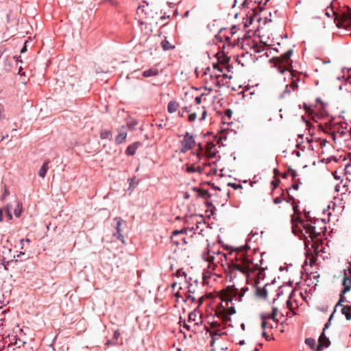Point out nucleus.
Segmentation results:
<instances>
[{"label": "nucleus", "instance_id": "4c0bfd02", "mask_svg": "<svg viewBox=\"0 0 351 351\" xmlns=\"http://www.w3.org/2000/svg\"><path fill=\"white\" fill-rule=\"evenodd\" d=\"M256 1H254L252 2V0H245L242 5L243 7L250 8L252 6V9H254V5L256 4Z\"/></svg>", "mask_w": 351, "mask_h": 351}, {"label": "nucleus", "instance_id": "473e14b6", "mask_svg": "<svg viewBox=\"0 0 351 351\" xmlns=\"http://www.w3.org/2000/svg\"><path fill=\"white\" fill-rule=\"evenodd\" d=\"M127 137V133L125 132H120L116 137V142L118 144L123 143Z\"/></svg>", "mask_w": 351, "mask_h": 351}, {"label": "nucleus", "instance_id": "9d476101", "mask_svg": "<svg viewBox=\"0 0 351 351\" xmlns=\"http://www.w3.org/2000/svg\"><path fill=\"white\" fill-rule=\"evenodd\" d=\"M311 240V248L308 247L310 241H305V245L306 247L307 248L306 250H309V252H311V250L313 254L317 256H319V253L322 252V241L319 239H316L315 241L314 239Z\"/></svg>", "mask_w": 351, "mask_h": 351}, {"label": "nucleus", "instance_id": "bb28decb", "mask_svg": "<svg viewBox=\"0 0 351 351\" xmlns=\"http://www.w3.org/2000/svg\"><path fill=\"white\" fill-rule=\"evenodd\" d=\"M198 313L196 311H193L189 313L188 322H195V324H198Z\"/></svg>", "mask_w": 351, "mask_h": 351}, {"label": "nucleus", "instance_id": "4468645a", "mask_svg": "<svg viewBox=\"0 0 351 351\" xmlns=\"http://www.w3.org/2000/svg\"><path fill=\"white\" fill-rule=\"evenodd\" d=\"M285 94V89L281 88L280 90H276L274 99V104L276 107H279V106L283 104Z\"/></svg>", "mask_w": 351, "mask_h": 351}, {"label": "nucleus", "instance_id": "f03ea898", "mask_svg": "<svg viewBox=\"0 0 351 351\" xmlns=\"http://www.w3.org/2000/svg\"><path fill=\"white\" fill-rule=\"evenodd\" d=\"M252 263L243 254H241L236 263L229 264V269L231 276L234 275V272L239 271L243 274H247L252 269Z\"/></svg>", "mask_w": 351, "mask_h": 351}, {"label": "nucleus", "instance_id": "412c9836", "mask_svg": "<svg viewBox=\"0 0 351 351\" xmlns=\"http://www.w3.org/2000/svg\"><path fill=\"white\" fill-rule=\"evenodd\" d=\"M149 5L147 3H146V5H141L137 8V14H144L146 16V18L149 19Z\"/></svg>", "mask_w": 351, "mask_h": 351}, {"label": "nucleus", "instance_id": "79ce46f5", "mask_svg": "<svg viewBox=\"0 0 351 351\" xmlns=\"http://www.w3.org/2000/svg\"><path fill=\"white\" fill-rule=\"evenodd\" d=\"M186 171H187V172H189V173L197 172L196 167L195 165H189L186 167Z\"/></svg>", "mask_w": 351, "mask_h": 351}, {"label": "nucleus", "instance_id": "72a5a7b5", "mask_svg": "<svg viewBox=\"0 0 351 351\" xmlns=\"http://www.w3.org/2000/svg\"><path fill=\"white\" fill-rule=\"evenodd\" d=\"M209 75V77L210 78L211 80H213V84H215L216 86H219V80H217V77H215L214 79H213V76L212 75H210V73H208V71H205L204 72V76H205V79H204V81L206 84H208V80H207V76Z\"/></svg>", "mask_w": 351, "mask_h": 351}, {"label": "nucleus", "instance_id": "b1692460", "mask_svg": "<svg viewBox=\"0 0 351 351\" xmlns=\"http://www.w3.org/2000/svg\"><path fill=\"white\" fill-rule=\"evenodd\" d=\"M3 213H5V214L6 215L8 220H12V214L10 213V205H7L3 208H1L0 210V219L1 220L2 219V216H3Z\"/></svg>", "mask_w": 351, "mask_h": 351}, {"label": "nucleus", "instance_id": "8fccbe9b", "mask_svg": "<svg viewBox=\"0 0 351 351\" xmlns=\"http://www.w3.org/2000/svg\"><path fill=\"white\" fill-rule=\"evenodd\" d=\"M228 185L231 186L234 189H242V186L239 184L229 183Z\"/></svg>", "mask_w": 351, "mask_h": 351}, {"label": "nucleus", "instance_id": "393cba45", "mask_svg": "<svg viewBox=\"0 0 351 351\" xmlns=\"http://www.w3.org/2000/svg\"><path fill=\"white\" fill-rule=\"evenodd\" d=\"M195 289H191L189 287L188 294L186 295L185 302L190 301L192 303L194 302L197 299L196 296L195 295Z\"/></svg>", "mask_w": 351, "mask_h": 351}, {"label": "nucleus", "instance_id": "39448f33", "mask_svg": "<svg viewBox=\"0 0 351 351\" xmlns=\"http://www.w3.org/2000/svg\"><path fill=\"white\" fill-rule=\"evenodd\" d=\"M319 223L324 224V221L316 219L313 222L308 223L306 221V233L308 234V237L311 239H315L317 237L324 233L326 230V227H318Z\"/></svg>", "mask_w": 351, "mask_h": 351}, {"label": "nucleus", "instance_id": "ddd939ff", "mask_svg": "<svg viewBox=\"0 0 351 351\" xmlns=\"http://www.w3.org/2000/svg\"><path fill=\"white\" fill-rule=\"evenodd\" d=\"M330 322H328L324 326L323 332H322L321 335L319 338V343L317 346V348H328L330 344V341L329 339L325 335V330L328 327Z\"/></svg>", "mask_w": 351, "mask_h": 351}, {"label": "nucleus", "instance_id": "6ab92c4d", "mask_svg": "<svg viewBox=\"0 0 351 351\" xmlns=\"http://www.w3.org/2000/svg\"><path fill=\"white\" fill-rule=\"evenodd\" d=\"M140 145H141V143L139 142H135V143L130 145L125 151V154L128 156L134 155L136 149L140 146Z\"/></svg>", "mask_w": 351, "mask_h": 351}, {"label": "nucleus", "instance_id": "13d9d810", "mask_svg": "<svg viewBox=\"0 0 351 351\" xmlns=\"http://www.w3.org/2000/svg\"><path fill=\"white\" fill-rule=\"evenodd\" d=\"M195 101L196 104L199 105L202 102V97H196Z\"/></svg>", "mask_w": 351, "mask_h": 351}, {"label": "nucleus", "instance_id": "4be33fe9", "mask_svg": "<svg viewBox=\"0 0 351 351\" xmlns=\"http://www.w3.org/2000/svg\"><path fill=\"white\" fill-rule=\"evenodd\" d=\"M49 160H46L38 171V176L42 178H44L45 177V175L49 169Z\"/></svg>", "mask_w": 351, "mask_h": 351}, {"label": "nucleus", "instance_id": "a878e982", "mask_svg": "<svg viewBox=\"0 0 351 351\" xmlns=\"http://www.w3.org/2000/svg\"><path fill=\"white\" fill-rule=\"evenodd\" d=\"M178 104L175 101H171L167 106V110L169 113H173L177 111L178 108Z\"/></svg>", "mask_w": 351, "mask_h": 351}, {"label": "nucleus", "instance_id": "ea45409f", "mask_svg": "<svg viewBox=\"0 0 351 351\" xmlns=\"http://www.w3.org/2000/svg\"><path fill=\"white\" fill-rule=\"evenodd\" d=\"M10 194L9 190L6 186L4 187V192L1 196V199L3 201Z\"/></svg>", "mask_w": 351, "mask_h": 351}, {"label": "nucleus", "instance_id": "c756f323", "mask_svg": "<svg viewBox=\"0 0 351 351\" xmlns=\"http://www.w3.org/2000/svg\"><path fill=\"white\" fill-rule=\"evenodd\" d=\"M16 208L14 210V214L16 217H19L21 216L22 210H23V206L22 203L20 202L19 200H16Z\"/></svg>", "mask_w": 351, "mask_h": 351}, {"label": "nucleus", "instance_id": "aec40b11", "mask_svg": "<svg viewBox=\"0 0 351 351\" xmlns=\"http://www.w3.org/2000/svg\"><path fill=\"white\" fill-rule=\"evenodd\" d=\"M206 153L209 158H214L216 155L215 145L208 143L206 147Z\"/></svg>", "mask_w": 351, "mask_h": 351}, {"label": "nucleus", "instance_id": "864d4df0", "mask_svg": "<svg viewBox=\"0 0 351 351\" xmlns=\"http://www.w3.org/2000/svg\"><path fill=\"white\" fill-rule=\"evenodd\" d=\"M176 275H177L178 276H181L184 275L185 277H186V274H185V272H184V271H183L182 269H178V270L177 271V272H176Z\"/></svg>", "mask_w": 351, "mask_h": 351}, {"label": "nucleus", "instance_id": "052dcab7", "mask_svg": "<svg viewBox=\"0 0 351 351\" xmlns=\"http://www.w3.org/2000/svg\"><path fill=\"white\" fill-rule=\"evenodd\" d=\"M261 326L263 329L266 328V327H267V322L265 320H263L262 322Z\"/></svg>", "mask_w": 351, "mask_h": 351}, {"label": "nucleus", "instance_id": "c85d7f7f", "mask_svg": "<svg viewBox=\"0 0 351 351\" xmlns=\"http://www.w3.org/2000/svg\"><path fill=\"white\" fill-rule=\"evenodd\" d=\"M344 295L342 294V293H340L339 295V300L338 301V302L337 303V304L335 305V309L332 312V313L331 314V315L330 316V318H329V322H330V320L332 319L333 317V315H334V313L336 312V310H337V308L339 306H342V303L344 302Z\"/></svg>", "mask_w": 351, "mask_h": 351}, {"label": "nucleus", "instance_id": "603ef678", "mask_svg": "<svg viewBox=\"0 0 351 351\" xmlns=\"http://www.w3.org/2000/svg\"><path fill=\"white\" fill-rule=\"evenodd\" d=\"M197 301H198V306L197 307H199V306H201L204 302V295H199L198 296V298H197Z\"/></svg>", "mask_w": 351, "mask_h": 351}, {"label": "nucleus", "instance_id": "a18cd8bd", "mask_svg": "<svg viewBox=\"0 0 351 351\" xmlns=\"http://www.w3.org/2000/svg\"><path fill=\"white\" fill-rule=\"evenodd\" d=\"M196 118H197L196 113L195 112H193V113H191L189 115L188 120L190 122H193V121H195Z\"/></svg>", "mask_w": 351, "mask_h": 351}, {"label": "nucleus", "instance_id": "a211bd4d", "mask_svg": "<svg viewBox=\"0 0 351 351\" xmlns=\"http://www.w3.org/2000/svg\"><path fill=\"white\" fill-rule=\"evenodd\" d=\"M115 220L117 221V232L114 233L113 235L114 237H117L119 240L123 241V236L121 234V225L122 223V219L121 217H116Z\"/></svg>", "mask_w": 351, "mask_h": 351}, {"label": "nucleus", "instance_id": "9b49d317", "mask_svg": "<svg viewBox=\"0 0 351 351\" xmlns=\"http://www.w3.org/2000/svg\"><path fill=\"white\" fill-rule=\"evenodd\" d=\"M335 21L338 27L347 28L351 24V12H343L341 16H337Z\"/></svg>", "mask_w": 351, "mask_h": 351}, {"label": "nucleus", "instance_id": "7ed1b4c3", "mask_svg": "<svg viewBox=\"0 0 351 351\" xmlns=\"http://www.w3.org/2000/svg\"><path fill=\"white\" fill-rule=\"evenodd\" d=\"M316 101L319 103V104H316L313 106H308L306 104L303 105L305 111L309 116H311L312 119L315 121H317V119H319V117H324L325 115L324 104L319 99H317Z\"/></svg>", "mask_w": 351, "mask_h": 351}, {"label": "nucleus", "instance_id": "c03bdc74", "mask_svg": "<svg viewBox=\"0 0 351 351\" xmlns=\"http://www.w3.org/2000/svg\"><path fill=\"white\" fill-rule=\"evenodd\" d=\"M300 184H301V182L298 180H295L294 182L292 184L291 189H293L294 190H298L299 188Z\"/></svg>", "mask_w": 351, "mask_h": 351}, {"label": "nucleus", "instance_id": "2eb2a0df", "mask_svg": "<svg viewBox=\"0 0 351 351\" xmlns=\"http://www.w3.org/2000/svg\"><path fill=\"white\" fill-rule=\"evenodd\" d=\"M220 324L217 322H211L210 323V328L207 329V331L210 332V335L212 336L213 341H215L214 336L220 335L218 332L219 331Z\"/></svg>", "mask_w": 351, "mask_h": 351}, {"label": "nucleus", "instance_id": "20e7f679", "mask_svg": "<svg viewBox=\"0 0 351 351\" xmlns=\"http://www.w3.org/2000/svg\"><path fill=\"white\" fill-rule=\"evenodd\" d=\"M291 230L292 232L300 238L304 236L305 238H307L308 234L306 233V228L307 226L306 222H304L298 219V215L296 216L295 220L294 219L293 214L291 215Z\"/></svg>", "mask_w": 351, "mask_h": 351}, {"label": "nucleus", "instance_id": "e433bc0d", "mask_svg": "<svg viewBox=\"0 0 351 351\" xmlns=\"http://www.w3.org/2000/svg\"><path fill=\"white\" fill-rule=\"evenodd\" d=\"M112 136V132L110 130H102L100 132V138L101 139L109 138Z\"/></svg>", "mask_w": 351, "mask_h": 351}, {"label": "nucleus", "instance_id": "2f4dec72", "mask_svg": "<svg viewBox=\"0 0 351 351\" xmlns=\"http://www.w3.org/2000/svg\"><path fill=\"white\" fill-rule=\"evenodd\" d=\"M161 46L165 51L173 49L175 47L174 45H171L167 39H165L161 42Z\"/></svg>", "mask_w": 351, "mask_h": 351}, {"label": "nucleus", "instance_id": "680f3d73", "mask_svg": "<svg viewBox=\"0 0 351 351\" xmlns=\"http://www.w3.org/2000/svg\"><path fill=\"white\" fill-rule=\"evenodd\" d=\"M214 68L217 69L219 71H222V68H220V66L218 64H214Z\"/></svg>", "mask_w": 351, "mask_h": 351}, {"label": "nucleus", "instance_id": "6e6552de", "mask_svg": "<svg viewBox=\"0 0 351 351\" xmlns=\"http://www.w3.org/2000/svg\"><path fill=\"white\" fill-rule=\"evenodd\" d=\"M195 145L194 136L191 134L186 132L183 135V139L180 141V152L186 153L193 149Z\"/></svg>", "mask_w": 351, "mask_h": 351}, {"label": "nucleus", "instance_id": "f704fd0d", "mask_svg": "<svg viewBox=\"0 0 351 351\" xmlns=\"http://www.w3.org/2000/svg\"><path fill=\"white\" fill-rule=\"evenodd\" d=\"M305 343L308 346L311 350H314L316 344L315 339L313 338H306L305 339Z\"/></svg>", "mask_w": 351, "mask_h": 351}, {"label": "nucleus", "instance_id": "37998d69", "mask_svg": "<svg viewBox=\"0 0 351 351\" xmlns=\"http://www.w3.org/2000/svg\"><path fill=\"white\" fill-rule=\"evenodd\" d=\"M5 108L4 106L0 104V119H5Z\"/></svg>", "mask_w": 351, "mask_h": 351}, {"label": "nucleus", "instance_id": "a19ab883", "mask_svg": "<svg viewBox=\"0 0 351 351\" xmlns=\"http://www.w3.org/2000/svg\"><path fill=\"white\" fill-rule=\"evenodd\" d=\"M282 196H283V193H282L281 196L275 197L274 199V203L276 204L282 203L285 199Z\"/></svg>", "mask_w": 351, "mask_h": 351}, {"label": "nucleus", "instance_id": "423d86ee", "mask_svg": "<svg viewBox=\"0 0 351 351\" xmlns=\"http://www.w3.org/2000/svg\"><path fill=\"white\" fill-rule=\"evenodd\" d=\"M282 295V291H280L277 293V298H274L273 300V312H272V318L275 322H279L278 318V315L280 313L281 317H283V315L281 313L282 310L285 308V303L283 300H280V297Z\"/></svg>", "mask_w": 351, "mask_h": 351}, {"label": "nucleus", "instance_id": "69168bd1", "mask_svg": "<svg viewBox=\"0 0 351 351\" xmlns=\"http://www.w3.org/2000/svg\"><path fill=\"white\" fill-rule=\"evenodd\" d=\"M327 141L326 140H322V142H321V145L322 146H324L326 143H327Z\"/></svg>", "mask_w": 351, "mask_h": 351}, {"label": "nucleus", "instance_id": "de8ad7c7", "mask_svg": "<svg viewBox=\"0 0 351 351\" xmlns=\"http://www.w3.org/2000/svg\"><path fill=\"white\" fill-rule=\"evenodd\" d=\"M203 258L208 262H213L214 258L213 256H210L208 254H203L202 255Z\"/></svg>", "mask_w": 351, "mask_h": 351}, {"label": "nucleus", "instance_id": "f257e3e1", "mask_svg": "<svg viewBox=\"0 0 351 351\" xmlns=\"http://www.w3.org/2000/svg\"><path fill=\"white\" fill-rule=\"evenodd\" d=\"M247 289V287L242 288L239 293L238 289L228 287L221 292L220 295L221 303L217 306L215 315L221 319L224 325L232 326V324L230 323L231 321L230 316L236 313L232 304L233 298L239 295V298H241Z\"/></svg>", "mask_w": 351, "mask_h": 351}, {"label": "nucleus", "instance_id": "09e8293b", "mask_svg": "<svg viewBox=\"0 0 351 351\" xmlns=\"http://www.w3.org/2000/svg\"><path fill=\"white\" fill-rule=\"evenodd\" d=\"M280 183V180L278 178H274V180H272L271 184L274 186V188H276Z\"/></svg>", "mask_w": 351, "mask_h": 351}, {"label": "nucleus", "instance_id": "6e6d98bb", "mask_svg": "<svg viewBox=\"0 0 351 351\" xmlns=\"http://www.w3.org/2000/svg\"><path fill=\"white\" fill-rule=\"evenodd\" d=\"M283 324H284V322H283V321H282V322H280V324L278 326H277V328H278V327H279V330H280L281 332H284V325H283Z\"/></svg>", "mask_w": 351, "mask_h": 351}, {"label": "nucleus", "instance_id": "338daca9", "mask_svg": "<svg viewBox=\"0 0 351 351\" xmlns=\"http://www.w3.org/2000/svg\"><path fill=\"white\" fill-rule=\"evenodd\" d=\"M189 197H190V195H189V193L188 192H185L184 193V198L185 199H189Z\"/></svg>", "mask_w": 351, "mask_h": 351}, {"label": "nucleus", "instance_id": "dca6fc26", "mask_svg": "<svg viewBox=\"0 0 351 351\" xmlns=\"http://www.w3.org/2000/svg\"><path fill=\"white\" fill-rule=\"evenodd\" d=\"M317 261V256L313 254V253L309 250H306V260L304 261L305 265H309L311 267L314 265Z\"/></svg>", "mask_w": 351, "mask_h": 351}, {"label": "nucleus", "instance_id": "3c124183", "mask_svg": "<svg viewBox=\"0 0 351 351\" xmlns=\"http://www.w3.org/2000/svg\"><path fill=\"white\" fill-rule=\"evenodd\" d=\"M232 114V110H230V109H226V110H225V112H224V115H225V117H228L229 119L231 117Z\"/></svg>", "mask_w": 351, "mask_h": 351}, {"label": "nucleus", "instance_id": "5fc2aeb1", "mask_svg": "<svg viewBox=\"0 0 351 351\" xmlns=\"http://www.w3.org/2000/svg\"><path fill=\"white\" fill-rule=\"evenodd\" d=\"M207 115V112H206V110H204L202 114V117H200L199 120L200 121H203L205 119Z\"/></svg>", "mask_w": 351, "mask_h": 351}, {"label": "nucleus", "instance_id": "f8f14e48", "mask_svg": "<svg viewBox=\"0 0 351 351\" xmlns=\"http://www.w3.org/2000/svg\"><path fill=\"white\" fill-rule=\"evenodd\" d=\"M342 285L343 288L341 293L345 295L351 290V269L348 272H345Z\"/></svg>", "mask_w": 351, "mask_h": 351}, {"label": "nucleus", "instance_id": "bf43d9fd", "mask_svg": "<svg viewBox=\"0 0 351 351\" xmlns=\"http://www.w3.org/2000/svg\"><path fill=\"white\" fill-rule=\"evenodd\" d=\"M291 207H292V210L293 211V213H295L297 211L296 208H298V206L294 204V202L291 203Z\"/></svg>", "mask_w": 351, "mask_h": 351}, {"label": "nucleus", "instance_id": "1a4fd4ad", "mask_svg": "<svg viewBox=\"0 0 351 351\" xmlns=\"http://www.w3.org/2000/svg\"><path fill=\"white\" fill-rule=\"evenodd\" d=\"M270 62L273 63V66L276 68L280 73H284L285 71V53H282L279 57L272 58Z\"/></svg>", "mask_w": 351, "mask_h": 351}, {"label": "nucleus", "instance_id": "cd10ccee", "mask_svg": "<svg viewBox=\"0 0 351 351\" xmlns=\"http://www.w3.org/2000/svg\"><path fill=\"white\" fill-rule=\"evenodd\" d=\"M158 74L157 69H150L143 72V76L145 77H149L152 76H156Z\"/></svg>", "mask_w": 351, "mask_h": 351}, {"label": "nucleus", "instance_id": "c9c22d12", "mask_svg": "<svg viewBox=\"0 0 351 351\" xmlns=\"http://www.w3.org/2000/svg\"><path fill=\"white\" fill-rule=\"evenodd\" d=\"M256 293L258 297L265 298L267 296V290L264 288L263 289L257 288L256 291Z\"/></svg>", "mask_w": 351, "mask_h": 351}, {"label": "nucleus", "instance_id": "5701e85b", "mask_svg": "<svg viewBox=\"0 0 351 351\" xmlns=\"http://www.w3.org/2000/svg\"><path fill=\"white\" fill-rule=\"evenodd\" d=\"M188 229H189V227L181 230H174L173 232V235L171 236V241L176 245H178L180 244V242L178 240H175V237H176L177 235H179L180 234L186 233Z\"/></svg>", "mask_w": 351, "mask_h": 351}, {"label": "nucleus", "instance_id": "58836bf2", "mask_svg": "<svg viewBox=\"0 0 351 351\" xmlns=\"http://www.w3.org/2000/svg\"><path fill=\"white\" fill-rule=\"evenodd\" d=\"M120 335H121L120 332L118 330L114 331V335H113V339H112V345L115 346L118 343L117 341H118V339L119 338Z\"/></svg>", "mask_w": 351, "mask_h": 351}, {"label": "nucleus", "instance_id": "0eeeda50", "mask_svg": "<svg viewBox=\"0 0 351 351\" xmlns=\"http://www.w3.org/2000/svg\"><path fill=\"white\" fill-rule=\"evenodd\" d=\"M292 53H293L292 49H289V50L287 51V71L289 72V75H290L291 80L289 86H290V88L292 90H294L298 88V82L300 81V74L298 73H297L293 70H290L288 66V60H289L290 56H291ZM287 88H288V85L287 84Z\"/></svg>", "mask_w": 351, "mask_h": 351}, {"label": "nucleus", "instance_id": "4d7b16f0", "mask_svg": "<svg viewBox=\"0 0 351 351\" xmlns=\"http://www.w3.org/2000/svg\"><path fill=\"white\" fill-rule=\"evenodd\" d=\"M15 338V342H14V345H18V347L20 348L21 347V344H24L25 342H22V341L19 340V341H17V339L16 338V337H14Z\"/></svg>", "mask_w": 351, "mask_h": 351}, {"label": "nucleus", "instance_id": "49530a36", "mask_svg": "<svg viewBox=\"0 0 351 351\" xmlns=\"http://www.w3.org/2000/svg\"><path fill=\"white\" fill-rule=\"evenodd\" d=\"M288 174H291V176H292V178L293 179H295V178L297 176V173L295 171H293V169H291V168H289L287 170V176Z\"/></svg>", "mask_w": 351, "mask_h": 351}, {"label": "nucleus", "instance_id": "774afa93", "mask_svg": "<svg viewBox=\"0 0 351 351\" xmlns=\"http://www.w3.org/2000/svg\"><path fill=\"white\" fill-rule=\"evenodd\" d=\"M156 125L158 126V128H162V127L165 125V124H162V123H160L159 124H156Z\"/></svg>", "mask_w": 351, "mask_h": 351}, {"label": "nucleus", "instance_id": "7c9ffc66", "mask_svg": "<svg viewBox=\"0 0 351 351\" xmlns=\"http://www.w3.org/2000/svg\"><path fill=\"white\" fill-rule=\"evenodd\" d=\"M341 313L346 316L347 319H351V306H344L341 308Z\"/></svg>", "mask_w": 351, "mask_h": 351}, {"label": "nucleus", "instance_id": "e2e57ef3", "mask_svg": "<svg viewBox=\"0 0 351 351\" xmlns=\"http://www.w3.org/2000/svg\"><path fill=\"white\" fill-rule=\"evenodd\" d=\"M196 169H197V172H199V173H201L202 172V171H203L202 168L200 166H197V167H196Z\"/></svg>", "mask_w": 351, "mask_h": 351}, {"label": "nucleus", "instance_id": "f3484780", "mask_svg": "<svg viewBox=\"0 0 351 351\" xmlns=\"http://www.w3.org/2000/svg\"><path fill=\"white\" fill-rule=\"evenodd\" d=\"M192 191L196 193L197 197L207 199L210 197L208 191L202 189L193 188Z\"/></svg>", "mask_w": 351, "mask_h": 351}, {"label": "nucleus", "instance_id": "0e129e2a", "mask_svg": "<svg viewBox=\"0 0 351 351\" xmlns=\"http://www.w3.org/2000/svg\"><path fill=\"white\" fill-rule=\"evenodd\" d=\"M26 51H27V47H26V45H25L23 46V47L21 49V53H24V52H25Z\"/></svg>", "mask_w": 351, "mask_h": 351}]
</instances>
